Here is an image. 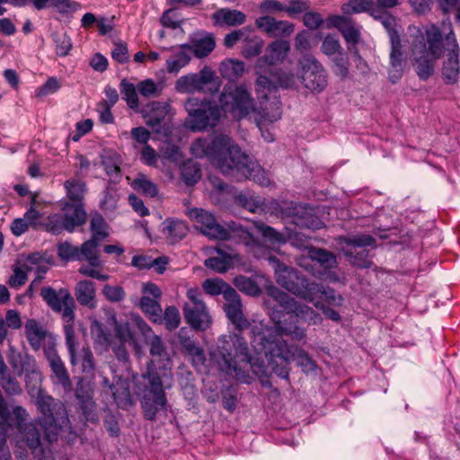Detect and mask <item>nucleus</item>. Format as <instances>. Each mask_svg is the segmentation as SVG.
Here are the masks:
<instances>
[{"label":"nucleus","instance_id":"f257e3e1","mask_svg":"<svg viewBox=\"0 0 460 460\" xmlns=\"http://www.w3.org/2000/svg\"><path fill=\"white\" fill-rule=\"evenodd\" d=\"M29 394L35 398L40 416L34 422L20 424L16 443H25L31 454L39 459L49 458V446L58 440L60 431L71 430L65 404L42 391L37 382L26 385Z\"/></svg>","mask_w":460,"mask_h":460},{"label":"nucleus","instance_id":"f03ea898","mask_svg":"<svg viewBox=\"0 0 460 460\" xmlns=\"http://www.w3.org/2000/svg\"><path fill=\"white\" fill-rule=\"evenodd\" d=\"M190 151L196 157L209 158L223 174L236 181L250 179L261 186L270 184L264 169L227 135H217L212 139L198 138Z\"/></svg>","mask_w":460,"mask_h":460},{"label":"nucleus","instance_id":"7ed1b4c3","mask_svg":"<svg viewBox=\"0 0 460 460\" xmlns=\"http://www.w3.org/2000/svg\"><path fill=\"white\" fill-rule=\"evenodd\" d=\"M275 331L259 323L251 329V344L258 354L268 359L272 371L280 378L288 379L289 364L296 360L303 372H314L317 365L308 353L296 346H289L282 337L275 334Z\"/></svg>","mask_w":460,"mask_h":460},{"label":"nucleus","instance_id":"20e7f679","mask_svg":"<svg viewBox=\"0 0 460 460\" xmlns=\"http://www.w3.org/2000/svg\"><path fill=\"white\" fill-rule=\"evenodd\" d=\"M270 296L273 301L267 302L269 315L274 323L271 327L278 336H289L293 341H302L306 336V330L297 324V318L308 324H320L323 318L311 306L291 297L286 292L272 288Z\"/></svg>","mask_w":460,"mask_h":460},{"label":"nucleus","instance_id":"39448f33","mask_svg":"<svg viewBox=\"0 0 460 460\" xmlns=\"http://www.w3.org/2000/svg\"><path fill=\"white\" fill-rule=\"evenodd\" d=\"M220 108L229 112L234 119H241L252 111L260 115L261 120L274 122L281 118V102L275 96H267L259 100V107L253 106V99L243 86H225L219 97Z\"/></svg>","mask_w":460,"mask_h":460},{"label":"nucleus","instance_id":"423d86ee","mask_svg":"<svg viewBox=\"0 0 460 460\" xmlns=\"http://www.w3.org/2000/svg\"><path fill=\"white\" fill-rule=\"evenodd\" d=\"M186 214L195 227L209 239L233 240L246 246L257 243L253 235L236 222H230L226 226H222L217 223L213 214L199 208H190Z\"/></svg>","mask_w":460,"mask_h":460},{"label":"nucleus","instance_id":"0eeeda50","mask_svg":"<svg viewBox=\"0 0 460 460\" xmlns=\"http://www.w3.org/2000/svg\"><path fill=\"white\" fill-rule=\"evenodd\" d=\"M220 369L226 374L234 375L242 383H250L251 376L242 369L241 364L251 362L247 342L240 334L225 337L222 346L218 349L217 358Z\"/></svg>","mask_w":460,"mask_h":460},{"label":"nucleus","instance_id":"6e6552de","mask_svg":"<svg viewBox=\"0 0 460 460\" xmlns=\"http://www.w3.org/2000/svg\"><path fill=\"white\" fill-rule=\"evenodd\" d=\"M136 324L139 332L145 336L146 342L149 347V353L152 359L147 365L146 377H150L151 374H156L164 381L170 385L173 382V374L172 372V361L171 354L162 338L154 333L151 327L140 317L136 318Z\"/></svg>","mask_w":460,"mask_h":460},{"label":"nucleus","instance_id":"1a4fd4ad","mask_svg":"<svg viewBox=\"0 0 460 460\" xmlns=\"http://www.w3.org/2000/svg\"><path fill=\"white\" fill-rule=\"evenodd\" d=\"M268 261L274 270L277 283L296 296L305 300L315 288L311 280L294 268L286 266L277 257L270 256Z\"/></svg>","mask_w":460,"mask_h":460},{"label":"nucleus","instance_id":"9d476101","mask_svg":"<svg viewBox=\"0 0 460 460\" xmlns=\"http://www.w3.org/2000/svg\"><path fill=\"white\" fill-rule=\"evenodd\" d=\"M182 305L185 322L195 331H207L212 325V316L203 300V294L198 288H190L186 293Z\"/></svg>","mask_w":460,"mask_h":460},{"label":"nucleus","instance_id":"9b49d317","mask_svg":"<svg viewBox=\"0 0 460 460\" xmlns=\"http://www.w3.org/2000/svg\"><path fill=\"white\" fill-rule=\"evenodd\" d=\"M184 108L189 115L187 123L193 131H200L208 127L216 126L221 117V110L208 100H199L196 97L189 98Z\"/></svg>","mask_w":460,"mask_h":460},{"label":"nucleus","instance_id":"f8f14e48","mask_svg":"<svg viewBox=\"0 0 460 460\" xmlns=\"http://www.w3.org/2000/svg\"><path fill=\"white\" fill-rule=\"evenodd\" d=\"M220 86V78L211 68L205 66L198 73H190L178 78L174 88L181 93H214L218 92Z\"/></svg>","mask_w":460,"mask_h":460},{"label":"nucleus","instance_id":"ddd939ff","mask_svg":"<svg viewBox=\"0 0 460 460\" xmlns=\"http://www.w3.org/2000/svg\"><path fill=\"white\" fill-rule=\"evenodd\" d=\"M146 378L148 379V387L141 399V405L145 417L153 420L155 419L157 412L164 409L166 398L164 390L171 388L172 383L167 385L164 378L156 374H151L150 377Z\"/></svg>","mask_w":460,"mask_h":460},{"label":"nucleus","instance_id":"4468645a","mask_svg":"<svg viewBox=\"0 0 460 460\" xmlns=\"http://www.w3.org/2000/svg\"><path fill=\"white\" fill-rule=\"evenodd\" d=\"M299 78L303 85L313 93H321L327 86L323 66L314 56L306 55L299 62Z\"/></svg>","mask_w":460,"mask_h":460},{"label":"nucleus","instance_id":"2eb2a0df","mask_svg":"<svg viewBox=\"0 0 460 460\" xmlns=\"http://www.w3.org/2000/svg\"><path fill=\"white\" fill-rule=\"evenodd\" d=\"M40 296L54 312L62 314L66 323L64 326L74 327L75 303L66 288L56 291L51 287H44L41 288Z\"/></svg>","mask_w":460,"mask_h":460},{"label":"nucleus","instance_id":"dca6fc26","mask_svg":"<svg viewBox=\"0 0 460 460\" xmlns=\"http://www.w3.org/2000/svg\"><path fill=\"white\" fill-rule=\"evenodd\" d=\"M64 332L70 364L74 367L78 366L83 373L92 375L95 368V362L90 347L84 346L79 349L74 327L64 326Z\"/></svg>","mask_w":460,"mask_h":460},{"label":"nucleus","instance_id":"f3484780","mask_svg":"<svg viewBox=\"0 0 460 460\" xmlns=\"http://www.w3.org/2000/svg\"><path fill=\"white\" fill-rule=\"evenodd\" d=\"M448 29L449 31L445 36L447 54L442 66V77L446 84H454L457 82L460 75V47L450 23H448Z\"/></svg>","mask_w":460,"mask_h":460},{"label":"nucleus","instance_id":"a211bd4d","mask_svg":"<svg viewBox=\"0 0 460 460\" xmlns=\"http://www.w3.org/2000/svg\"><path fill=\"white\" fill-rule=\"evenodd\" d=\"M26 339L33 350L43 348L44 354L49 349L56 348L57 339L53 333L35 319H29L24 325Z\"/></svg>","mask_w":460,"mask_h":460},{"label":"nucleus","instance_id":"6ab92c4d","mask_svg":"<svg viewBox=\"0 0 460 460\" xmlns=\"http://www.w3.org/2000/svg\"><path fill=\"white\" fill-rule=\"evenodd\" d=\"M416 31L417 34L411 45V52L413 55L412 65L420 79L427 80L434 73L435 61L437 59L429 58L426 44L424 43V37L420 29H416Z\"/></svg>","mask_w":460,"mask_h":460},{"label":"nucleus","instance_id":"aec40b11","mask_svg":"<svg viewBox=\"0 0 460 460\" xmlns=\"http://www.w3.org/2000/svg\"><path fill=\"white\" fill-rule=\"evenodd\" d=\"M226 304L224 311L228 320L239 331H243L249 327V321L243 314V303L240 296L235 289H229L225 294Z\"/></svg>","mask_w":460,"mask_h":460},{"label":"nucleus","instance_id":"412c9836","mask_svg":"<svg viewBox=\"0 0 460 460\" xmlns=\"http://www.w3.org/2000/svg\"><path fill=\"white\" fill-rule=\"evenodd\" d=\"M254 73L257 76L255 81V93L258 100H263L278 90L274 67H267L255 63Z\"/></svg>","mask_w":460,"mask_h":460},{"label":"nucleus","instance_id":"4be33fe9","mask_svg":"<svg viewBox=\"0 0 460 460\" xmlns=\"http://www.w3.org/2000/svg\"><path fill=\"white\" fill-rule=\"evenodd\" d=\"M289 50L290 45L288 41L283 40L272 41L266 48L264 56L257 59L256 64L267 67H274V66L282 63L287 58Z\"/></svg>","mask_w":460,"mask_h":460},{"label":"nucleus","instance_id":"5701e85b","mask_svg":"<svg viewBox=\"0 0 460 460\" xmlns=\"http://www.w3.org/2000/svg\"><path fill=\"white\" fill-rule=\"evenodd\" d=\"M390 46L388 78L395 84L402 78L405 66L401 38L394 36Z\"/></svg>","mask_w":460,"mask_h":460},{"label":"nucleus","instance_id":"b1692460","mask_svg":"<svg viewBox=\"0 0 460 460\" xmlns=\"http://www.w3.org/2000/svg\"><path fill=\"white\" fill-rule=\"evenodd\" d=\"M171 112V105L164 102H151L140 111L145 123L152 128L159 127Z\"/></svg>","mask_w":460,"mask_h":460},{"label":"nucleus","instance_id":"393cba45","mask_svg":"<svg viewBox=\"0 0 460 460\" xmlns=\"http://www.w3.org/2000/svg\"><path fill=\"white\" fill-rule=\"evenodd\" d=\"M424 37L427 55L434 59H438L446 51L445 38L442 39L441 31L435 24H429L424 27V32L420 30Z\"/></svg>","mask_w":460,"mask_h":460},{"label":"nucleus","instance_id":"a878e982","mask_svg":"<svg viewBox=\"0 0 460 460\" xmlns=\"http://www.w3.org/2000/svg\"><path fill=\"white\" fill-rule=\"evenodd\" d=\"M256 26L272 37L288 36L294 31V25L288 21H278L275 18L265 15L258 18Z\"/></svg>","mask_w":460,"mask_h":460},{"label":"nucleus","instance_id":"bb28decb","mask_svg":"<svg viewBox=\"0 0 460 460\" xmlns=\"http://www.w3.org/2000/svg\"><path fill=\"white\" fill-rule=\"evenodd\" d=\"M213 24L217 27H236L245 23L246 14L231 8H220L211 14Z\"/></svg>","mask_w":460,"mask_h":460},{"label":"nucleus","instance_id":"cd10ccee","mask_svg":"<svg viewBox=\"0 0 460 460\" xmlns=\"http://www.w3.org/2000/svg\"><path fill=\"white\" fill-rule=\"evenodd\" d=\"M62 211L65 230L67 232H73L75 227L83 226L86 222V211L83 204H72L66 201L62 207Z\"/></svg>","mask_w":460,"mask_h":460},{"label":"nucleus","instance_id":"c85d7f7f","mask_svg":"<svg viewBox=\"0 0 460 460\" xmlns=\"http://www.w3.org/2000/svg\"><path fill=\"white\" fill-rule=\"evenodd\" d=\"M215 39L211 34H197L190 40V44H181V49H188L195 57L202 58L207 57L215 49Z\"/></svg>","mask_w":460,"mask_h":460},{"label":"nucleus","instance_id":"c756f323","mask_svg":"<svg viewBox=\"0 0 460 460\" xmlns=\"http://www.w3.org/2000/svg\"><path fill=\"white\" fill-rule=\"evenodd\" d=\"M45 357L51 368L53 376L57 379V383L61 385L64 388H67L71 385L69 374L65 367L64 362L58 356L56 348L49 349L46 352Z\"/></svg>","mask_w":460,"mask_h":460},{"label":"nucleus","instance_id":"7c9ffc66","mask_svg":"<svg viewBox=\"0 0 460 460\" xmlns=\"http://www.w3.org/2000/svg\"><path fill=\"white\" fill-rule=\"evenodd\" d=\"M217 255L209 257L204 262L207 268L218 273H224L233 268L234 261L241 260L237 253H228L221 248L216 249Z\"/></svg>","mask_w":460,"mask_h":460},{"label":"nucleus","instance_id":"2f4dec72","mask_svg":"<svg viewBox=\"0 0 460 460\" xmlns=\"http://www.w3.org/2000/svg\"><path fill=\"white\" fill-rule=\"evenodd\" d=\"M75 296L77 302L90 309L97 306L96 302V287L91 280H80L75 287Z\"/></svg>","mask_w":460,"mask_h":460},{"label":"nucleus","instance_id":"473e14b6","mask_svg":"<svg viewBox=\"0 0 460 460\" xmlns=\"http://www.w3.org/2000/svg\"><path fill=\"white\" fill-rule=\"evenodd\" d=\"M312 286H314L312 294L308 295V298H305V301L309 302L315 305V303L322 302L319 298L324 297L325 301L332 305H341L343 302V297L335 292L331 288H326L323 284L312 281Z\"/></svg>","mask_w":460,"mask_h":460},{"label":"nucleus","instance_id":"72a5a7b5","mask_svg":"<svg viewBox=\"0 0 460 460\" xmlns=\"http://www.w3.org/2000/svg\"><path fill=\"white\" fill-rule=\"evenodd\" d=\"M332 22L341 31L347 42L356 44L359 41L360 28L351 19L339 15L334 16Z\"/></svg>","mask_w":460,"mask_h":460},{"label":"nucleus","instance_id":"f704fd0d","mask_svg":"<svg viewBox=\"0 0 460 460\" xmlns=\"http://www.w3.org/2000/svg\"><path fill=\"white\" fill-rule=\"evenodd\" d=\"M163 51L171 50L173 57L168 58L165 62L167 72L170 74H177L181 68L186 66L190 61V55L188 49H181V45L172 48H162Z\"/></svg>","mask_w":460,"mask_h":460},{"label":"nucleus","instance_id":"c9c22d12","mask_svg":"<svg viewBox=\"0 0 460 460\" xmlns=\"http://www.w3.org/2000/svg\"><path fill=\"white\" fill-rule=\"evenodd\" d=\"M64 189L67 199L73 201V204H83V200L88 190L85 181L77 177L67 179L64 182Z\"/></svg>","mask_w":460,"mask_h":460},{"label":"nucleus","instance_id":"e433bc0d","mask_svg":"<svg viewBox=\"0 0 460 460\" xmlns=\"http://www.w3.org/2000/svg\"><path fill=\"white\" fill-rule=\"evenodd\" d=\"M219 72L223 78L229 82H235L243 75L245 64L238 59H225L219 65Z\"/></svg>","mask_w":460,"mask_h":460},{"label":"nucleus","instance_id":"4c0bfd02","mask_svg":"<svg viewBox=\"0 0 460 460\" xmlns=\"http://www.w3.org/2000/svg\"><path fill=\"white\" fill-rule=\"evenodd\" d=\"M162 232L171 243H176L186 236L188 226L181 220L166 219L162 223Z\"/></svg>","mask_w":460,"mask_h":460},{"label":"nucleus","instance_id":"58836bf2","mask_svg":"<svg viewBox=\"0 0 460 460\" xmlns=\"http://www.w3.org/2000/svg\"><path fill=\"white\" fill-rule=\"evenodd\" d=\"M180 344L184 353L191 358L194 367L204 365L206 361L204 351L194 340L190 337H181Z\"/></svg>","mask_w":460,"mask_h":460},{"label":"nucleus","instance_id":"ea45409f","mask_svg":"<svg viewBox=\"0 0 460 460\" xmlns=\"http://www.w3.org/2000/svg\"><path fill=\"white\" fill-rule=\"evenodd\" d=\"M100 243L101 241L94 239H89L88 241L84 242L79 249V257H81V261H87L92 267L101 266L102 261L99 257L98 250Z\"/></svg>","mask_w":460,"mask_h":460},{"label":"nucleus","instance_id":"a19ab883","mask_svg":"<svg viewBox=\"0 0 460 460\" xmlns=\"http://www.w3.org/2000/svg\"><path fill=\"white\" fill-rule=\"evenodd\" d=\"M337 240L339 244H346V249L355 250L358 247L365 248L368 246H376V239L372 235L366 234H353L350 236H340Z\"/></svg>","mask_w":460,"mask_h":460},{"label":"nucleus","instance_id":"79ce46f5","mask_svg":"<svg viewBox=\"0 0 460 460\" xmlns=\"http://www.w3.org/2000/svg\"><path fill=\"white\" fill-rule=\"evenodd\" d=\"M139 307L154 323H162L163 310L157 299L143 296L139 302Z\"/></svg>","mask_w":460,"mask_h":460},{"label":"nucleus","instance_id":"37998d69","mask_svg":"<svg viewBox=\"0 0 460 460\" xmlns=\"http://www.w3.org/2000/svg\"><path fill=\"white\" fill-rule=\"evenodd\" d=\"M331 61V69L332 73L341 80L347 79L349 75L350 66L348 54L343 50L339 54L332 57Z\"/></svg>","mask_w":460,"mask_h":460},{"label":"nucleus","instance_id":"c03bdc74","mask_svg":"<svg viewBox=\"0 0 460 460\" xmlns=\"http://www.w3.org/2000/svg\"><path fill=\"white\" fill-rule=\"evenodd\" d=\"M112 395L120 408H127L133 403L129 391V384L127 380H118L114 386Z\"/></svg>","mask_w":460,"mask_h":460},{"label":"nucleus","instance_id":"a18cd8bd","mask_svg":"<svg viewBox=\"0 0 460 460\" xmlns=\"http://www.w3.org/2000/svg\"><path fill=\"white\" fill-rule=\"evenodd\" d=\"M308 255L325 269L331 270L337 267L336 256L325 249L311 247Z\"/></svg>","mask_w":460,"mask_h":460},{"label":"nucleus","instance_id":"49530a36","mask_svg":"<svg viewBox=\"0 0 460 460\" xmlns=\"http://www.w3.org/2000/svg\"><path fill=\"white\" fill-rule=\"evenodd\" d=\"M119 88L123 100L127 102L128 106L137 111L139 106L137 85L129 83L127 79H122L119 84Z\"/></svg>","mask_w":460,"mask_h":460},{"label":"nucleus","instance_id":"de8ad7c7","mask_svg":"<svg viewBox=\"0 0 460 460\" xmlns=\"http://www.w3.org/2000/svg\"><path fill=\"white\" fill-rule=\"evenodd\" d=\"M376 8L377 7L374 0H349L342 5L341 9L346 14L368 12L372 16V11Z\"/></svg>","mask_w":460,"mask_h":460},{"label":"nucleus","instance_id":"09e8293b","mask_svg":"<svg viewBox=\"0 0 460 460\" xmlns=\"http://www.w3.org/2000/svg\"><path fill=\"white\" fill-rule=\"evenodd\" d=\"M372 17L381 22L389 35L390 43L394 36L400 38L399 33L395 30V19L385 12V9L376 8V10L372 11Z\"/></svg>","mask_w":460,"mask_h":460},{"label":"nucleus","instance_id":"8fccbe9b","mask_svg":"<svg viewBox=\"0 0 460 460\" xmlns=\"http://www.w3.org/2000/svg\"><path fill=\"white\" fill-rule=\"evenodd\" d=\"M342 251L349 263L357 267L369 268L372 264L371 261L369 260V252L366 249L356 252L355 250L345 249V247H342Z\"/></svg>","mask_w":460,"mask_h":460},{"label":"nucleus","instance_id":"3c124183","mask_svg":"<svg viewBox=\"0 0 460 460\" xmlns=\"http://www.w3.org/2000/svg\"><path fill=\"white\" fill-rule=\"evenodd\" d=\"M132 187L149 197H155L158 194V188L146 175L138 173L132 181Z\"/></svg>","mask_w":460,"mask_h":460},{"label":"nucleus","instance_id":"603ef678","mask_svg":"<svg viewBox=\"0 0 460 460\" xmlns=\"http://www.w3.org/2000/svg\"><path fill=\"white\" fill-rule=\"evenodd\" d=\"M76 398L80 402L85 419L93 422L97 421L96 405L92 395L89 394H84L80 391H77Z\"/></svg>","mask_w":460,"mask_h":460},{"label":"nucleus","instance_id":"864d4df0","mask_svg":"<svg viewBox=\"0 0 460 460\" xmlns=\"http://www.w3.org/2000/svg\"><path fill=\"white\" fill-rule=\"evenodd\" d=\"M202 288L208 295L217 296L222 294L224 297L229 289H234L226 282L217 278L205 279L202 283Z\"/></svg>","mask_w":460,"mask_h":460},{"label":"nucleus","instance_id":"5fc2aeb1","mask_svg":"<svg viewBox=\"0 0 460 460\" xmlns=\"http://www.w3.org/2000/svg\"><path fill=\"white\" fill-rule=\"evenodd\" d=\"M90 230L92 238L98 241H103L108 236V226L102 216L95 214L90 221Z\"/></svg>","mask_w":460,"mask_h":460},{"label":"nucleus","instance_id":"6e6d98bb","mask_svg":"<svg viewBox=\"0 0 460 460\" xmlns=\"http://www.w3.org/2000/svg\"><path fill=\"white\" fill-rule=\"evenodd\" d=\"M263 44L260 37H246L243 40L241 53L246 58L258 56L262 50Z\"/></svg>","mask_w":460,"mask_h":460},{"label":"nucleus","instance_id":"4d7b16f0","mask_svg":"<svg viewBox=\"0 0 460 460\" xmlns=\"http://www.w3.org/2000/svg\"><path fill=\"white\" fill-rule=\"evenodd\" d=\"M137 88L141 96L145 98H155L160 96L163 92V85L155 83L152 79H146L137 84Z\"/></svg>","mask_w":460,"mask_h":460},{"label":"nucleus","instance_id":"13d9d810","mask_svg":"<svg viewBox=\"0 0 460 460\" xmlns=\"http://www.w3.org/2000/svg\"><path fill=\"white\" fill-rule=\"evenodd\" d=\"M160 262H163V266L159 270V273H162L165 270V265L168 263L166 257L152 259L151 257L147 256L137 255L134 256L131 261V264L140 270L150 269L154 267V265H158Z\"/></svg>","mask_w":460,"mask_h":460},{"label":"nucleus","instance_id":"bf43d9fd","mask_svg":"<svg viewBox=\"0 0 460 460\" xmlns=\"http://www.w3.org/2000/svg\"><path fill=\"white\" fill-rule=\"evenodd\" d=\"M254 226L261 234V235L272 243H285L287 238L285 235L274 228L261 222H254Z\"/></svg>","mask_w":460,"mask_h":460},{"label":"nucleus","instance_id":"052dcab7","mask_svg":"<svg viewBox=\"0 0 460 460\" xmlns=\"http://www.w3.org/2000/svg\"><path fill=\"white\" fill-rule=\"evenodd\" d=\"M339 39L332 34L325 36L322 41L321 51L329 58L343 51Z\"/></svg>","mask_w":460,"mask_h":460},{"label":"nucleus","instance_id":"680f3d73","mask_svg":"<svg viewBox=\"0 0 460 460\" xmlns=\"http://www.w3.org/2000/svg\"><path fill=\"white\" fill-rule=\"evenodd\" d=\"M0 385L8 395H18L22 391L16 378L7 374L6 370L0 374Z\"/></svg>","mask_w":460,"mask_h":460},{"label":"nucleus","instance_id":"e2e57ef3","mask_svg":"<svg viewBox=\"0 0 460 460\" xmlns=\"http://www.w3.org/2000/svg\"><path fill=\"white\" fill-rule=\"evenodd\" d=\"M102 164L106 173L110 177H113L114 179L120 178V163L117 155H109L103 156Z\"/></svg>","mask_w":460,"mask_h":460},{"label":"nucleus","instance_id":"0e129e2a","mask_svg":"<svg viewBox=\"0 0 460 460\" xmlns=\"http://www.w3.org/2000/svg\"><path fill=\"white\" fill-rule=\"evenodd\" d=\"M181 176L186 184L192 185L200 178L199 168L195 163L189 161L182 165Z\"/></svg>","mask_w":460,"mask_h":460},{"label":"nucleus","instance_id":"69168bd1","mask_svg":"<svg viewBox=\"0 0 460 460\" xmlns=\"http://www.w3.org/2000/svg\"><path fill=\"white\" fill-rule=\"evenodd\" d=\"M162 322L164 323L165 327L169 331L175 330L181 323V315L179 310L173 306H167L162 315Z\"/></svg>","mask_w":460,"mask_h":460},{"label":"nucleus","instance_id":"338daca9","mask_svg":"<svg viewBox=\"0 0 460 460\" xmlns=\"http://www.w3.org/2000/svg\"><path fill=\"white\" fill-rule=\"evenodd\" d=\"M234 283L237 288L248 295L255 296L260 292L258 285L248 277L238 276L234 279Z\"/></svg>","mask_w":460,"mask_h":460},{"label":"nucleus","instance_id":"774afa93","mask_svg":"<svg viewBox=\"0 0 460 460\" xmlns=\"http://www.w3.org/2000/svg\"><path fill=\"white\" fill-rule=\"evenodd\" d=\"M54 40L56 43V53L58 56L66 57L72 49V41L66 33L55 34Z\"/></svg>","mask_w":460,"mask_h":460}]
</instances>
